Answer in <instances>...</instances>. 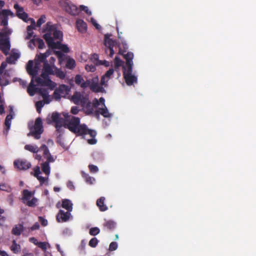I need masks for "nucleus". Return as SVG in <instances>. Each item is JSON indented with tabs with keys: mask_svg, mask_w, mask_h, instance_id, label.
Listing matches in <instances>:
<instances>
[{
	"mask_svg": "<svg viewBox=\"0 0 256 256\" xmlns=\"http://www.w3.org/2000/svg\"><path fill=\"white\" fill-rule=\"evenodd\" d=\"M0 24L4 26H7L8 24V18L6 16H2Z\"/></svg>",
	"mask_w": 256,
	"mask_h": 256,
	"instance_id": "nucleus-56",
	"label": "nucleus"
},
{
	"mask_svg": "<svg viewBox=\"0 0 256 256\" xmlns=\"http://www.w3.org/2000/svg\"><path fill=\"white\" fill-rule=\"evenodd\" d=\"M122 69L124 78L127 85L132 86L134 82H136V76L132 74V68H126L124 66Z\"/></svg>",
	"mask_w": 256,
	"mask_h": 256,
	"instance_id": "nucleus-7",
	"label": "nucleus"
},
{
	"mask_svg": "<svg viewBox=\"0 0 256 256\" xmlns=\"http://www.w3.org/2000/svg\"><path fill=\"white\" fill-rule=\"evenodd\" d=\"M44 38L46 40L48 46L52 48L60 49L64 52H70L68 47L66 44H62L60 42H54L52 37L49 34H44Z\"/></svg>",
	"mask_w": 256,
	"mask_h": 256,
	"instance_id": "nucleus-3",
	"label": "nucleus"
},
{
	"mask_svg": "<svg viewBox=\"0 0 256 256\" xmlns=\"http://www.w3.org/2000/svg\"><path fill=\"white\" fill-rule=\"evenodd\" d=\"M37 246L40 248L43 251H46L47 249L48 246L50 248L48 243L46 242H37Z\"/></svg>",
	"mask_w": 256,
	"mask_h": 256,
	"instance_id": "nucleus-39",
	"label": "nucleus"
},
{
	"mask_svg": "<svg viewBox=\"0 0 256 256\" xmlns=\"http://www.w3.org/2000/svg\"><path fill=\"white\" fill-rule=\"evenodd\" d=\"M30 43L33 44L34 45L37 44L38 45V48L42 49L44 46V40L40 38H35L31 40L30 42Z\"/></svg>",
	"mask_w": 256,
	"mask_h": 256,
	"instance_id": "nucleus-29",
	"label": "nucleus"
},
{
	"mask_svg": "<svg viewBox=\"0 0 256 256\" xmlns=\"http://www.w3.org/2000/svg\"><path fill=\"white\" fill-rule=\"evenodd\" d=\"M72 100L74 104H80L86 114H92L94 108L98 105L97 100L96 99V103L92 104L88 96H84L78 92H76L74 94Z\"/></svg>",
	"mask_w": 256,
	"mask_h": 256,
	"instance_id": "nucleus-1",
	"label": "nucleus"
},
{
	"mask_svg": "<svg viewBox=\"0 0 256 256\" xmlns=\"http://www.w3.org/2000/svg\"><path fill=\"white\" fill-rule=\"evenodd\" d=\"M10 187L6 184H0V190L9 192L10 191Z\"/></svg>",
	"mask_w": 256,
	"mask_h": 256,
	"instance_id": "nucleus-50",
	"label": "nucleus"
},
{
	"mask_svg": "<svg viewBox=\"0 0 256 256\" xmlns=\"http://www.w3.org/2000/svg\"><path fill=\"white\" fill-rule=\"evenodd\" d=\"M100 232V230L98 227L92 228L89 231V234L91 236H95L98 234Z\"/></svg>",
	"mask_w": 256,
	"mask_h": 256,
	"instance_id": "nucleus-43",
	"label": "nucleus"
},
{
	"mask_svg": "<svg viewBox=\"0 0 256 256\" xmlns=\"http://www.w3.org/2000/svg\"><path fill=\"white\" fill-rule=\"evenodd\" d=\"M86 69L88 71H90V72H93L96 70V67L92 64L90 66L86 65Z\"/></svg>",
	"mask_w": 256,
	"mask_h": 256,
	"instance_id": "nucleus-60",
	"label": "nucleus"
},
{
	"mask_svg": "<svg viewBox=\"0 0 256 256\" xmlns=\"http://www.w3.org/2000/svg\"><path fill=\"white\" fill-rule=\"evenodd\" d=\"M12 118V116L11 114H8L6 118L4 124L6 127V130L8 131L10 128L11 125V120Z\"/></svg>",
	"mask_w": 256,
	"mask_h": 256,
	"instance_id": "nucleus-37",
	"label": "nucleus"
},
{
	"mask_svg": "<svg viewBox=\"0 0 256 256\" xmlns=\"http://www.w3.org/2000/svg\"><path fill=\"white\" fill-rule=\"evenodd\" d=\"M84 125V124H80V119L79 118L72 116L70 120H66V124L64 126L76 135L80 136L81 132L86 129Z\"/></svg>",
	"mask_w": 256,
	"mask_h": 256,
	"instance_id": "nucleus-2",
	"label": "nucleus"
},
{
	"mask_svg": "<svg viewBox=\"0 0 256 256\" xmlns=\"http://www.w3.org/2000/svg\"><path fill=\"white\" fill-rule=\"evenodd\" d=\"M103 226L106 230H112L116 228V224L113 220H108L105 222Z\"/></svg>",
	"mask_w": 256,
	"mask_h": 256,
	"instance_id": "nucleus-28",
	"label": "nucleus"
},
{
	"mask_svg": "<svg viewBox=\"0 0 256 256\" xmlns=\"http://www.w3.org/2000/svg\"><path fill=\"white\" fill-rule=\"evenodd\" d=\"M36 22L34 20H32L31 24L28 26L26 28L27 36L26 37V40H30L33 35V30L35 28Z\"/></svg>",
	"mask_w": 256,
	"mask_h": 256,
	"instance_id": "nucleus-24",
	"label": "nucleus"
},
{
	"mask_svg": "<svg viewBox=\"0 0 256 256\" xmlns=\"http://www.w3.org/2000/svg\"><path fill=\"white\" fill-rule=\"evenodd\" d=\"M10 47V42L8 38H6L0 40V50L5 55L8 54Z\"/></svg>",
	"mask_w": 256,
	"mask_h": 256,
	"instance_id": "nucleus-16",
	"label": "nucleus"
},
{
	"mask_svg": "<svg viewBox=\"0 0 256 256\" xmlns=\"http://www.w3.org/2000/svg\"><path fill=\"white\" fill-rule=\"evenodd\" d=\"M124 64V62L122 60L118 57L116 56L114 60V64L116 68H118L122 66Z\"/></svg>",
	"mask_w": 256,
	"mask_h": 256,
	"instance_id": "nucleus-44",
	"label": "nucleus"
},
{
	"mask_svg": "<svg viewBox=\"0 0 256 256\" xmlns=\"http://www.w3.org/2000/svg\"><path fill=\"white\" fill-rule=\"evenodd\" d=\"M114 70L112 68H110L106 74L102 77L100 80V84L104 86L105 87L108 86V82L110 78V76L113 74Z\"/></svg>",
	"mask_w": 256,
	"mask_h": 256,
	"instance_id": "nucleus-17",
	"label": "nucleus"
},
{
	"mask_svg": "<svg viewBox=\"0 0 256 256\" xmlns=\"http://www.w3.org/2000/svg\"><path fill=\"white\" fill-rule=\"evenodd\" d=\"M62 207L68 211L71 212L72 210V204L68 199L64 200L62 202Z\"/></svg>",
	"mask_w": 256,
	"mask_h": 256,
	"instance_id": "nucleus-26",
	"label": "nucleus"
},
{
	"mask_svg": "<svg viewBox=\"0 0 256 256\" xmlns=\"http://www.w3.org/2000/svg\"><path fill=\"white\" fill-rule=\"evenodd\" d=\"M14 164L16 168L22 170H28L31 166L30 163L26 160H16L14 162Z\"/></svg>",
	"mask_w": 256,
	"mask_h": 256,
	"instance_id": "nucleus-12",
	"label": "nucleus"
},
{
	"mask_svg": "<svg viewBox=\"0 0 256 256\" xmlns=\"http://www.w3.org/2000/svg\"><path fill=\"white\" fill-rule=\"evenodd\" d=\"M104 108H99L97 112L100 114L104 118H110L111 114L108 112V110L106 106L104 104Z\"/></svg>",
	"mask_w": 256,
	"mask_h": 256,
	"instance_id": "nucleus-31",
	"label": "nucleus"
},
{
	"mask_svg": "<svg viewBox=\"0 0 256 256\" xmlns=\"http://www.w3.org/2000/svg\"><path fill=\"white\" fill-rule=\"evenodd\" d=\"M44 103L42 102V101H38L36 104V107L37 112L38 113H40L41 112L42 108L44 106Z\"/></svg>",
	"mask_w": 256,
	"mask_h": 256,
	"instance_id": "nucleus-51",
	"label": "nucleus"
},
{
	"mask_svg": "<svg viewBox=\"0 0 256 256\" xmlns=\"http://www.w3.org/2000/svg\"><path fill=\"white\" fill-rule=\"evenodd\" d=\"M76 26L78 31L82 33L86 32L87 24L86 22L81 19L78 20L76 22Z\"/></svg>",
	"mask_w": 256,
	"mask_h": 256,
	"instance_id": "nucleus-20",
	"label": "nucleus"
},
{
	"mask_svg": "<svg viewBox=\"0 0 256 256\" xmlns=\"http://www.w3.org/2000/svg\"><path fill=\"white\" fill-rule=\"evenodd\" d=\"M84 126L85 127V130H84V132H81L80 136H84L86 134H90L91 137L92 138H94L96 134V132L95 130H90L88 128V126L86 124H84Z\"/></svg>",
	"mask_w": 256,
	"mask_h": 256,
	"instance_id": "nucleus-25",
	"label": "nucleus"
},
{
	"mask_svg": "<svg viewBox=\"0 0 256 256\" xmlns=\"http://www.w3.org/2000/svg\"><path fill=\"white\" fill-rule=\"evenodd\" d=\"M90 84H91V80H86V82L84 80L82 83L81 84L80 87L84 88L88 87H90Z\"/></svg>",
	"mask_w": 256,
	"mask_h": 256,
	"instance_id": "nucleus-55",
	"label": "nucleus"
},
{
	"mask_svg": "<svg viewBox=\"0 0 256 256\" xmlns=\"http://www.w3.org/2000/svg\"><path fill=\"white\" fill-rule=\"evenodd\" d=\"M105 198L101 196L96 200V206L98 207L99 210L101 212L106 211L108 208V206L104 204Z\"/></svg>",
	"mask_w": 256,
	"mask_h": 256,
	"instance_id": "nucleus-21",
	"label": "nucleus"
},
{
	"mask_svg": "<svg viewBox=\"0 0 256 256\" xmlns=\"http://www.w3.org/2000/svg\"><path fill=\"white\" fill-rule=\"evenodd\" d=\"M66 66L70 70H73L76 67V62L72 58H69L67 60Z\"/></svg>",
	"mask_w": 256,
	"mask_h": 256,
	"instance_id": "nucleus-33",
	"label": "nucleus"
},
{
	"mask_svg": "<svg viewBox=\"0 0 256 256\" xmlns=\"http://www.w3.org/2000/svg\"><path fill=\"white\" fill-rule=\"evenodd\" d=\"M33 61L32 60H29L26 66V70L30 75L34 76H36L38 74V70L39 68V66H38V62H36L34 68H33Z\"/></svg>",
	"mask_w": 256,
	"mask_h": 256,
	"instance_id": "nucleus-11",
	"label": "nucleus"
},
{
	"mask_svg": "<svg viewBox=\"0 0 256 256\" xmlns=\"http://www.w3.org/2000/svg\"><path fill=\"white\" fill-rule=\"evenodd\" d=\"M0 14H2V16H14V13L9 10H3L0 12Z\"/></svg>",
	"mask_w": 256,
	"mask_h": 256,
	"instance_id": "nucleus-47",
	"label": "nucleus"
},
{
	"mask_svg": "<svg viewBox=\"0 0 256 256\" xmlns=\"http://www.w3.org/2000/svg\"><path fill=\"white\" fill-rule=\"evenodd\" d=\"M23 225L22 224H19L18 226H16L13 228L12 230V233L15 235L18 236L20 235L22 232L23 231Z\"/></svg>",
	"mask_w": 256,
	"mask_h": 256,
	"instance_id": "nucleus-27",
	"label": "nucleus"
},
{
	"mask_svg": "<svg viewBox=\"0 0 256 256\" xmlns=\"http://www.w3.org/2000/svg\"><path fill=\"white\" fill-rule=\"evenodd\" d=\"M118 244L116 242H112L110 246H109V248L108 250L110 251H114L117 249L118 248Z\"/></svg>",
	"mask_w": 256,
	"mask_h": 256,
	"instance_id": "nucleus-53",
	"label": "nucleus"
},
{
	"mask_svg": "<svg viewBox=\"0 0 256 256\" xmlns=\"http://www.w3.org/2000/svg\"><path fill=\"white\" fill-rule=\"evenodd\" d=\"M36 62H38V66L40 62H43L44 64L45 62H48V61L46 60V56L42 53L38 56V60Z\"/></svg>",
	"mask_w": 256,
	"mask_h": 256,
	"instance_id": "nucleus-42",
	"label": "nucleus"
},
{
	"mask_svg": "<svg viewBox=\"0 0 256 256\" xmlns=\"http://www.w3.org/2000/svg\"><path fill=\"white\" fill-rule=\"evenodd\" d=\"M42 170L46 175H49L50 174V166L48 162H44L42 164Z\"/></svg>",
	"mask_w": 256,
	"mask_h": 256,
	"instance_id": "nucleus-35",
	"label": "nucleus"
},
{
	"mask_svg": "<svg viewBox=\"0 0 256 256\" xmlns=\"http://www.w3.org/2000/svg\"><path fill=\"white\" fill-rule=\"evenodd\" d=\"M19 58V54L18 53H14L9 57L6 58V62L8 64H13Z\"/></svg>",
	"mask_w": 256,
	"mask_h": 256,
	"instance_id": "nucleus-34",
	"label": "nucleus"
},
{
	"mask_svg": "<svg viewBox=\"0 0 256 256\" xmlns=\"http://www.w3.org/2000/svg\"><path fill=\"white\" fill-rule=\"evenodd\" d=\"M66 11L72 16L78 15L80 12V8H78L74 4H68L66 7Z\"/></svg>",
	"mask_w": 256,
	"mask_h": 256,
	"instance_id": "nucleus-19",
	"label": "nucleus"
},
{
	"mask_svg": "<svg viewBox=\"0 0 256 256\" xmlns=\"http://www.w3.org/2000/svg\"><path fill=\"white\" fill-rule=\"evenodd\" d=\"M54 74L63 80L66 77V73L60 69H56Z\"/></svg>",
	"mask_w": 256,
	"mask_h": 256,
	"instance_id": "nucleus-40",
	"label": "nucleus"
},
{
	"mask_svg": "<svg viewBox=\"0 0 256 256\" xmlns=\"http://www.w3.org/2000/svg\"><path fill=\"white\" fill-rule=\"evenodd\" d=\"M112 36L110 34H106L104 36V44L107 48L106 50V53L108 54L110 57H112L114 54V47L118 44L117 41L110 38Z\"/></svg>",
	"mask_w": 256,
	"mask_h": 256,
	"instance_id": "nucleus-5",
	"label": "nucleus"
},
{
	"mask_svg": "<svg viewBox=\"0 0 256 256\" xmlns=\"http://www.w3.org/2000/svg\"><path fill=\"white\" fill-rule=\"evenodd\" d=\"M47 123L51 124L54 122L56 124L62 123L63 118L60 116V114L57 112H54L52 113L50 118H46Z\"/></svg>",
	"mask_w": 256,
	"mask_h": 256,
	"instance_id": "nucleus-13",
	"label": "nucleus"
},
{
	"mask_svg": "<svg viewBox=\"0 0 256 256\" xmlns=\"http://www.w3.org/2000/svg\"><path fill=\"white\" fill-rule=\"evenodd\" d=\"M43 84L42 86H48L51 90H52L56 86V84L52 82L49 78L48 76L44 77L43 78Z\"/></svg>",
	"mask_w": 256,
	"mask_h": 256,
	"instance_id": "nucleus-23",
	"label": "nucleus"
},
{
	"mask_svg": "<svg viewBox=\"0 0 256 256\" xmlns=\"http://www.w3.org/2000/svg\"><path fill=\"white\" fill-rule=\"evenodd\" d=\"M34 176L36 178L40 176V174L41 173L40 171V168L38 166H36L34 168Z\"/></svg>",
	"mask_w": 256,
	"mask_h": 256,
	"instance_id": "nucleus-62",
	"label": "nucleus"
},
{
	"mask_svg": "<svg viewBox=\"0 0 256 256\" xmlns=\"http://www.w3.org/2000/svg\"><path fill=\"white\" fill-rule=\"evenodd\" d=\"M46 161L45 162H48L49 164L50 162H54V157L50 154H49L47 157H46Z\"/></svg>",
	"mask_w": 256,
	"mask_h": 256,
	"instance_id": "nucleus-61",
	"label": "nucleus"
},
{
	"mask_svg": "<svg viewBox=\"0 0 256 256\" xmlns=\"http://www.w3.org/2000/svg\"><path fill=\"white\" fill-rule=\"evenodd\" d=\"M34 194V192H32L26 189L24 190L22 192V202L30 207H35L36 206L38 199L34 197L32 198Z\"/></svg>",
	"mask_w": 256,
	"mask_h": 256,
	"instance_id": "nucleus-4",
	"label": "nucleus"
},
{
	"mask_svg": "<svg viewBox=\"0 0 256 256\" xmlns=\"http://www.w3.org/2000/svg\"><path fill=\"white\" fill-rule=\"evenodd\" d=\"M37 92H38L42 96V98H45L46 96H48V91L45 88H38Z\"/></svg>",
	"mask_w": 256,
	"mask_h": 256,
	"instance_id": "nucleus-41",
	"label": "nucleus"
},
{
	"mask_svg": "<svg viewBox=\"0 0 256 256\" xmlns=\"http://www.w3.org/2000/svg\"><path fill=\"white\" fill-rule=\"evenodd\" d=\"M56 142L60 144V146L64 145V142H62V135L61 134H59L57 136Z\"/></svg>",
	"mask_w": 256,
	"mask_h": 256,
	"instance_id": "nucleus-58",
	"label": "nucleus"
},
{
	"mask_svg": "<svg viewBox=\"0 0 256 256\" xmlns=\"http://www.w3.org/2000/svg\"><path fill=\"white\" fill-rule=\"evenodd\" d=\"M36 178L39 180L41 185L43 184L46 180V178H45L40 176H39L38 177H36Z\"/></svg>",
	"mask_w": 256,
	"mask_h": 256,
	"instance_id": "nucleus-63",
	"label": "nucleus"
},
{
	"mask_svg": "<svg viewBox=\"0 0 256 256\" xmlns=\"http://www.w3.org/2000/svg\"><path fill=\"white\" fill-rule=\"evenodd\" d=\"M98 240L96 238H92L88 242V245L92 248H96L98 245Z\"/></svg>",
	"mask_w": 256,
	"mask_h": 256,
	"instance_id": "nucleus-45",
	"label": "nucleus"
},
{
	"mask_svg": "<svg viewBox=\"0 0 256 256\" xmlns=\"http://www.w3.org/2000/svg\"><path fill=\"white\" fill-rule=\"evenodd\" d=\"M104 86H102L98 84V78H94L91 80L90 90L95 92H104L105 90L103 88Z\"/></svg>",
	"mask_w": 256,
	"mask_h": 256,
	"instance_id": "nucleus-10",
	"label": "nucleus"
},
{
	"mask_svg": "<svg viewBox=\"0 0 256 256\" xmlns=\"http://www.w3.org/2000/svg\"><path fill=\"white\" fill-rule=\"evenodd\" d=\"M46 18L44 15L41 16L40 18L38 20L36 24V26L40 27L42 24L46 22Z\"/></svg>",
	"mask_w": 256,
	"mask_h": 256,
	"instance_id": "nucleus-46",
	"label": "nucleus"
},
{
	"mask_svg": "<svg viewBox=\"0 0 256 256\" xmlns=\"http://www.w3.org/2000/svg\"><path fill=\"white\" fill-rule=\"evenodd\" d=\"M124 58L126 60V68H132L134 58V54L132 52H128L126 54L124 55Z\"/></svg>",
	"mask_w": 256,
	"mask_h": 256,
	"instance_id": "nucleus-22",
	"label": "nucleus"
},
{
	"mask_svg": "<svg viewBox=\"0 0 256 256\" xmlns=\"http://www.w3.org/2000/svg\"><path fill=\"white\" fill-rule=\"evenodd\" d=\"M70 212L68 211L65 212L62 210H59L58 213L56 215V220L58 222H66L68 221L70 216Z\"/></svg>",
	"mask_w": 256,
	"mask_h": 256,
	"instance_id": "nucleus-15",
	"label": "nucleus"
},
{
	"mask_svg": "<svg viewBox=\"0 0 256 256\" xmlns=\"http://www.w3.org/2000/svg\"><path fill=\"white\" fill-rule=\"evenodd\" d=\"M88 168L92 173H96L98 171V166L94 164H90Z\"/></svg>",
	"mask_w": 256,
	"mask_h": 256,
	"instance_id": "nucleus-54",
	"label": "nucleus"
},
{
	"mask_svg": "<svg viewBox=\"0 0 256 256\" xmlns=\"http://www.w3.org/2000/svg\"><path fill=\"white\" fill-rule=\"evenodd\" d=\"M24 149L33 153H37L40 150L36 146L32 144H26L24 146Z\"/></svg>",
	"mask_w": 256,
	"mask_h": 256,
	"instance_id": "nucleus-32",
	"label": "nucleus"
},
{
	"mask_svg": "<svg viewBox=\"0 0 256 256\" xmlns=\"http://www.w3.org/2000/svg\"><path fill=\"white\" fill-rule=\"evenodd\" d=\"M38 220L40 222L42 226H47V224H48V220H46L45 218H44L43 217L39 216L38 217Z\"/></svg>",
	"mask_w": 256,
	"mask_h": 256,
	"instance_id": "nucleus-57",
	"label": "nucleus"
},
{
	"mask_svg": "<svg viewBox=\"0 0 256 256\" xmlns=\"http://www.w3.org/2000/svg\"><path fill=\"white\" fill-rule=\"evenodd\" d=\"M40 225L38 222H36L32 227H30V230H34L39 229Z\"/></svg>",
	"mask_w": 256,
	"mask_h": 256,
	"instance_id": "nucleus-64",
	"label": "nucleus"
},
{
	"mask_svg": "<svg viewBox=\"0 0 256 256\" xmlns=\"http://www.w3.org/2000/svg\"><path fill=\"white\" fill-rule=\"evenodd\" d=\"M55 127H56V131L58 132V134H61L62 135L64 132V128L62 127V123L56 124Z\"/></svg>",
	"mask_w": 256,
	"mask_h": 256,
	"instance_id": "nucleus-49",
	"label": "nucleus"
},
{
	"mask_svg": "<svg viewBox=\"0 0 256 256\" xmlns=\"http://www.w3.org/2000/svg\"><path fill=\"white\" fill-rule=\"evenodd\" d=\"M80 110L76 106H72L71 108L70 112L74 114H76L79 112Z\"/></svg>",
	"mask_w": 256,
	"mask_h": 256,
	"instance_id": "nucleus-59",
	"label": "nucleus"
},
{
	"mask_svg": "<svg viewBox=\"0 0 256 256\" xmlns=\"http://www.w3.org/2000/svg\"><path fill=\"white\" fill-rule=\"evenodd\" d=\"M82 177L85 179L86 182L89 184H92L93 181L94 180V179L91 176H90L88 174L84 172H82Z\"/></svg>",
	"mask_w": 256,
	"mask_h": 256,
	"instance_id": "nucleus-38",
	"label": "nucleus"
},
{
	"mask_svg": "<svg viewBox=\"0 0 256 256\" xmlns=\"http://www.w3.org/2000/svg\"><path fill=\"white\" fill-rule=\"evenodd\" d=\"M84 80L82 76L80 74H77L75 77V82L78 85L81 86V84L84 82Z\"/></svg>",
	"mask_w": 256,
	"mask_h": 256,
	"instance_id": "nucleus-48",
	"label": "nucleus"
},
{
	"mask_svg": "<svg viewBox=\"0 0 256 256\" xmlns=\"http://www.w3.org/2000/svg\"><path fill=\"white\" fill-rule=\"evenodd\" d=\"M43 126L42 120L40 118H36L34 126V128L31 130L30 134L34 138L38 140L40 138V134L43 132Z\"/></svg>",
	"mask_w": 256,
	"mask_h": 256,
	"instance_id": "nucleus-8",
	"label": "nucleus"
},
{
	"mask_svg": "<svg viewBox=\"0 0 256 256\" xmlns=\"http://www.w3.org/2000/svg\"><path fill=\"white\" fill-rule=\"evenodd\" d=\"M82 10L84 11L88 16H90L92 14V12L88 10V8L86 6H84V5L80 6V12Z\"/></svg>",
	"mask_w": 256,
	"mask_h": 256,
	"instance_id": "nucleus-52",
	"label": "nucleus"
},
{
	"mask_svg": "<svg viewBox=\"0 0 256 256\" xmlns=\"http://www.w3.org/2000/svg\"><path fill=\"white\" fill-rule=\"evenodd\" d=\"M70 88L66 84H61L56 88L54 92V97L56 100H60L62 97H66L69 94Z\"/></svg>",
	"mask_w": 256,
	"mask_h": 256,
	"instance_id": "nucleus-9",
	"label": "nucleus"
},
{
	"mask_svg": "<svg viewBox=\"0 0 256 256\" xmlns=\"http://www.w3.org/2000/svg\"><path fill=\"white\" fill-rule=\"evenodd\" d=\"M43 32H46L45 34H49L50 37L52 38L61 40L62 38V34L60 30H56V28L54 25H52L51 22H48L44 28Z\"/></svg>",
	"mask_w": 256,
	"mask_h": 256,
	"instance_id": "nucleus-6",
	"label": "nucleus"
},
{
	"mask_svg": "<svg viewBox=\"0 0 256 256\" xmlns=\"http://www.w3.org/2000/svg\"><path fill=\"white\" fill-rule=\"evenodd\" d=\"M43 72L41 74L42 78L48 76L49 74H54L52 67L49 64L48 62H45L44 64Z\"/></svg>",
	"mask_w": 256,
	"mask_h": 256,
	"instance_id": "nucleus-18",
	"label": "nucleus"
},
{
	"mask_svg": "<svg viewBox=\"0 0 256 256\" xmlns=\"http://www.w3.org/2000/svg\"><path fill=\"white\" fill-rule=\"evenodd\" d=\"M37 88H36V85L34 84L32 80L30 84L27 88V92L30 96L34 94L36 92H37Z\"/></svg>",
	"mask_w": 256,
	"mask_h": 256,
	"instance_id": "nucleus-30",
	"label": "nucleus"
},
{
	"mask_svg": "<svg viewBox=\"0 0 256 256\" xmlns=\"http://www.w3.org/2000/svg\"><path fill=\"white\" fill-rule=\"evenodd\" d=\"M10 249L14 253L16 254L20 251V246L19 244H16L15 240H14L12 241V244L10 247Z\"/></svg>",
	"mask_w": 256,
	"mask_h": 256,
	"instance_id": "nucleus-36",
	"label": "nucleus"
},
{
	"mask_svg": "<svg viewBox=\"0 0 256 256\" xmlns=\"http://www.w3.org/2000/svg\"><path fill=\"white\" fill-rule=\"evenodd\" d=\"M14 7L16 11V16L23 20L25 22L26 21V19L28 18V15L26 12H24L23 8L20 6L18 4H15Z\"/></svg>",
	"mask_w": 256,
	"mask_h": 256,
	"instance_id": "nucleus-14",
	"label": "nucleus"
}]
</instances>
